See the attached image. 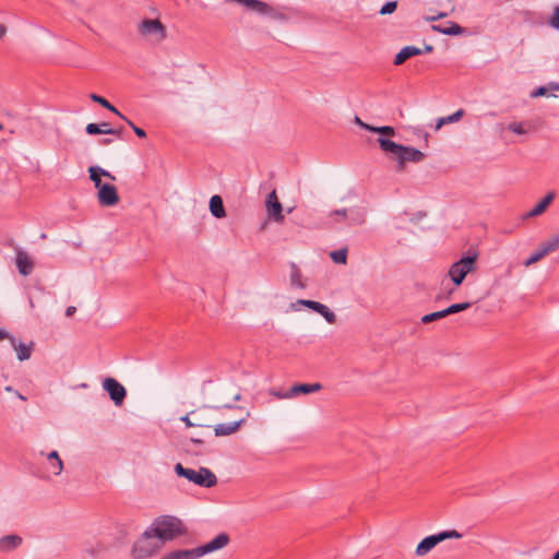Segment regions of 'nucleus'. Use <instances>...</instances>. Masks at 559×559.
<instances>
[{"instance_id": "1", "label": "nucleus", "mask_w": 559, "mask_h": 559, "mask_svg": "<svg viewBox=\"0 0 559 559\" xmlns=\"http://www.w3.org/2000/svg\"><path fill=\"white\" fill-rule=\"evenodd\" d=\"M378 143L383 152L392 153L397 157L396 169L399 171L404 170L407 162L419 163L425 158V154L421 151L412 146L397 144L389 139L379 138Z\"/></svg>"}, {"instance_id": "2", "label": "nucleus", "mask_w": 559, "mask_h": 559, "mask_svg": "<svg viewBox=\"0 0 559 559\" xmlns=\"http://www.w3.org/2000/svg\"><path fill=\"white\" fill-rule=\"evenodd\" d=\"M150 528L163 545L186 533L181 520L173 515H162L156 518Z\"/></svg>"}, {"instance_id": "3", "label": "nucleus", "mask_w": 559, "mask_h": 559, "mask_svg": "<svg viewBox=\"0 0 559 559\" xmlns=\"http://www.w3.org/2000/svg\"><path fill=\"white\" fill-rule=\"evenodd\" d=\"M477 258L478 253L475 252L472 255L461 258L450 266L448 275L451 278L454 287L448 290L447 298H449L450 295H452L455 289L463 283L468 273L476 270Z\"/></svg>"}, {"instance_id": "4", "label": "nucleus", "mask_w": 559, "mask_h": 559, "mask_svg": "<svg viewBox=\"0 0 559 559\" xmlns=\"http://www.w3.org/2000/svg\"><path fill=\"white\" fill-rule=\"evenodd\" d=\"M174 469L179 477H185L200 487L211 488L217 484L216 475L207 467H200L195 471L185 467L181 463H177Z\"/></svg>"}, {"instance_id": "5", "label": "nucleus", "mask_w": 559, "mask_h": 559, "mask_svg": "<svg viewBox=\"0 0 559 559\" xmlns=\"http://www.w3.org/2000/svg\"><path fill=\"white\" fill-rule=\"evenodd\" d=\"M163 546L162 542L148 527L134 543L132 556L134 559H146L156 554Z\"/></svg>"}, {"instance_id": "6", "label": "nucleus", "mask_w": 559, "mask_h": 559, "mask_svg": "<svg viewBox=\"0 0 559 559\" xmlns=\"http://www.w3.org/2000/svg\"><path fill=\"white\" fill-rule=\"evenodd\" d=\"M462 537V534L455 530L442 531L438 534L429 535L425 537L416 547L415 554L418 557L426 556L429 551H431L439 543L445 539H459Z\"/></svg>"}, {"instance_id": "7", "label": "nucleus", "mask_w": 559, "mask_h": 559, "mask_svg": "<svg viewBox=\"0 0 559 559\" xmlns=\"http://www.w3.org/2000/svg\"><path fill=\"white\" fill-rule=\"evenodd\" d=\"M139 33L151 38L155 43H160L167 37L165 25L157 19H145L139 24Z\"/></svg>"}, {"instance_id": "8", "label": "nucleus", "mask_w": 559, "mask_h": 559, "mask_svg": "<svg viewBox=\"0 0 559 559\" xmlns=\"http://www.w3.org/2000/svg\"><path fill=\"white\" fill-rule=\"evenodd\" d=\"M229 535L227 533H221L217 536H215L211 542L194 548V551L199 559L200 557H203L207 554L223 549L229 544Z\"/></svg>"}, {"instance_id": "9", "label": "nucleus", "mask_w": 559, "mask_h": 559, "mask_svg": "<svg viewBox=\"0 0 559 559\" xmlns=\"http://www.w3.org/2000/svg\"><path fill=\"white\" fill-rule=\"evenodd\" d=\"M103 388L108 392L110 399L116 406L123 404L127 391L124 386L114 378H106L103 382Z\"/></svg>"}, {"instance_id": "10", "label": "nucleus", "mask_w": 559, "mask_h": 559, "mask_svg": "<svg viewBox=\"0 0 559 559\" xmlns=\"http://www.w3.org/2000/svg\"><path fill=\"white\" fill-rule=\"evenodd\" d=\"M98 202L103 206H112L119 202V195L115 186L104 183L97 188Z\"/></svg>"}, {"instance_id": "11", "label": "nucleus", "mask_w": 559, "mask_h": 559, "mask_svg": "<svg viewBox=\"0 0 559 559\" xmlns=\"http://www.w3.org/2000/svg\"><path fill=\"white\" fill-rule=\"evenodd\" d=\"M297 304L302 305L318 313H320L329 323L333 324L336 322V316L333 311L329 309L325 305L314 301V300H306L299 299Z\"/></svg>"}, {"instance_id": "12", "label": "nucleus", "mask_w": 559, "mask_h": 559, "mask_svg": "<svg viewBox=\"0 0 559 559\" xmlns=\"http://www.w3.org/2000/svg\"><path fill=\"white\" fill-rule=\"evenodd\" d=\"M266 209L270 216H272L275 221L282 222L284 219L283 207L280 203L276 192L273 190L266 199Z\"/></svg>"}, {"instance_id": "13", "label": "nucleus", "mask_w": 559, "mask_h": 559, "mask_svg": "<svg viewBox=\"0 0 559 559\" xmlns=\"http://www.w3.org/2000/svg\"><path fill=\"white\" fill-rule=\"evenodd\" d=\"M15 263H16V267H17L19 272L24 276L29 275L34 269V263H33L32 259L21 248L16 249Z\"/></svg>"}, {"instance_id": "14", "label": "nucleus", "mask_w": 559, "mask_h": 559, "mask_svg": "<svg viewBox=\"0 0 559 559\" xmlns=\"http://www.w3.org/2000/svg\"><path fill=\"white\" fill-rule=\"evenodd\" d=\"M322 389L320 383H299L293 385L288 391L284 392L283 396L294 397L298 394H310L318 392Z\"/></svg>"}, {"instance_id": "15", "label": "nucleus", "mask_w": 559, "mask_h": 559, "mask_svg": "<svg viewBox=\"0 0 559 559\" xmlns=\"http://www.w3.org/2000/svg\"><path fill=\"white\" fill-rule=\"evenodd\" d=\"M248 416H249V413H247L246 416L240 418L239 420L228 423V424H218V425L214 426L215 436L216 437L229 436V435L236 432L242 426V424L246 421Z\"/></svg>"}, {"instance_id": "16", "label": "nucleus", "mask_w": 559, "mask_h": 559, "mask_svg": "<svg viewBox=\"0 0 559 559\" xmlns=\"http://www.w3.org/2000/svg\"><path fill=\"white\" fill-rule=\"evenodd\" d=\"M551 252H554V247L552 245L550 246L548 240H546L540 243L538 249L535 252H533L526 261H524V265L530 266L540 261L543 258H545L547 254Z\"/></svg>"}, {"instance_id": "17", "label": "nucleus", "mask_w": 559, "mask_h": 559, "mask_svg": "<svg viewBox=\"0 0 559 559\" xmlns=\"http://www.w3.org/2000/svg\"><path fill=\"white\" fill-rule=\"evenodd\" d=\"M555 198L554 192L546 194L531 211L523 215V218H531L543 214Z\"/></svg>"}, {"instance_id": "18", "label": "nucleus", "mask_w": 559, "mask_h": 559, "mask_svg": "<svg viewBox=\"0 0 559 559\" xmlns=\"http://www.w3.org/2000/svg\"><path fill=\"white\" fill-rule=\"evenodd\" d=\"M423 53V49L417 48L415 46H405L403 47L400 52L396 53L394 58V64L401 66L403 64L407 59L419 56Z\"/></svg>"}, {"instance_id": "19", "label": "nucleus", "mask_w": 559, "mask_h": 559, "mask_svg": "<svg viewBox=\"0 0 559 559\" xmlns=\"http://www.w3.org/2000/svg\"><path fill=\"white\" fill-rule=\"evenodd\" d=\"M10 342H11L12 347L14 348V350L17 354L19 360H21V361L27 360L31 357L33 343L27 345L22 342H17L14 336L10 337Z\"/></svg>"}, {"instance_id": "20", "label": "nucleus", "mask_w": 559, "mask_h": 559, "mask_svg": "<svg viewBox=\"0 0 559 559\" xmlns=\"http://www.w3.org/2000/svg\"><path fill=\"white\" fill-rule=\"evenodd\" d=\"M238 3L243 4L249 10L254 11L260 14H269L272 11V8L260 0H236Z\"/></svg>"}, {"instance_id": "21", "label": "nucleus", "mask_w": 559, "mask_h": 559, "mask_svg": "<svg viewBox=\"0 0 559 559\" xmlns=\"http://www.w3.org/2000/svg\"><path fill=\"white\" fill-rule=\"evenodd\" d=\"M22 544L19 535L11 534L0 538V551L7 552L16 549Z\"/></svg>"}, {"instance_id": "22", "label": "nucleus", "mask_w": 559, "mask_h": 559, "mask_svg": "<svg viewBox=\"0 0 559 559\" xmlns=\"http://www.w3.org/2000/svg\"><path fill=\"white\" fill-rule=\"evenodd\" d=\"M432 31L444 34V35H462L465 29L456 24L455 22L449 21L447 26L442 25H432Z\"/></svg>"}, {"instance_id": "23", "label": "nucleus", "mask_w": 559, "mask_h": 559, "mask_svg": "<svg viewBox=\"0 0 559 559\" xmlns=\"http://www.w3.org/2000/svg\"><path fill=\"white\" fill-rule=\"evenodd\" d=\"M210 212L216 218L226 216L223 199L219 195L216 194L210 199Z\"/></svg>"}, {"instance_id": "24", "label": "nucleus", "mask_w": 559, "mask_h": 559, "mask_svg": "<svg viewBox=\"0 0 559 559\" xmlns=\"http://www.w3.org/2000/svg\"><path fill=\"white\" fill-rule=\"evenodd\" d=\"M204 441L199 438H190L188 442L185 444L186 452L194 455H203L206 453L201 447H203Z\"/></svg>"}, {"instance_id": "25", "label": "nucleus", "mask_w": 559, "mask_h": 559, "mask_svg": "<svg viewBox=\"0 0 559 559\" xmlns=\"http://www.w3.org/2000/svg\"><path fill=\"white\" fill-rule=\"evenodd\" d=\"M160 559H198V557L193 548L174 550L168 552Z\"/></svg>"}, {"instance_id": "26", "label": "nucleus", "mask_w": 559, "mask_h": 559, "mask_svg": "<svg viewBox=\"0 0 559 559\" xmlns=\"http://www.w3.org/2000/svg\"><path fill=\"white\" fill-rule=\"evenodd\" d=\"M90 98L94 102V103H97L98 105H100L102 107L106 108L107 110L114 112L115 115H117L119 118L121 119H126V116L122 115L114 105H111L106 98H104L103 96H99L97 94H91L90 95Z\"/></svg>"}, {"instance_id": "27", "label": "nucleus", "mask_w": 559, "mask_h": 559, "mask_svg": "<svg viewBox=\"0 0 559 559\" xmlns=\"http://www.w3.org/2000/svg\"><path fill=\"white\" fill-rule=\"evenodd\" d=\"M47 459L49 461V464H50V468H51V472L55 474V475H60L62 469H63V462L62 460L60 459L59 454L57 451H51L48 455H47Z\"/></svg>"}, {"instance_id": "28", "label": "nucleus", "mask_w": 559, "mask_h": 559, "mask_svg": "<svg viewBox=\"0 0 559 559\" xmlns=\"http://www.w3.org/2000/svg\"><path fill=\"white\" fill-rule=\"evenodd\" d=\"M361 128L372 131V132H376V133H379V134H382V135L393 136L395 134L394 128L390 127V126L372 127L368 123H361Z\"/></svg>"}, {"instance_id": "29", "label": "nucleus", "mask_w": 559, "mask_h": 559, "mask_svg": "<svg viewBox=\"0 0 559 559\" xmlns=\"http://www.w3.org/2000/svg\"><path fill=\"white\" fill-rule=\"evenodd\" d=\"M464 116V110L463 109H459L456 110L454 114L448 116V117H442L438 120L437 122V126H436V129H440L443 124L445 123H453V122H456L459 121L462 117Z\"/></svg>"}, {"instance_id": "30", "label": "nucleus", "mask_w": 559, "mask_h": 559, "mask_svg": "<svg viewBox=\"0 0 559 559\" xmlns=\"http://www.w3.org/2000/svg\"><path fill=\"white\" fill-rule=\"evenodd\" d=\"M290 282L292 285L297 286L298 288H305V284L301 281V273L296 264L292 265Z\"/></svg>"}, {"instance_id": "31", "label": "nucleus", "mask_w": 559, "mask_h": 559, "mask_svg": "<svg viewBox=\"0 0 559 559\" xmlns=\"http://www.w3.org/2000/svg\"><path fill=\"white\" fill-rule=\"evenodd\" d=\"M330 257L335 263L345 264L347 261V249L342 248L340 250L332 251Z\"/></svg>"}, {"instance_id": "32", "label": "nucleus", "mask_w": 559, "mask_h": 559, "mask_svg": "<svg viewBox=\"0 0 559 559\" xmlns=\"http://www.w3.org/2000/svg\"><path fill=\"white\" fill-rule=\"evenodd\" d=\"M471 306H472L471 302L453 304V305L449 306L448 308H445L444 311L448 317L450 314L467 310L468 308H471Z\"/></svg>"}, {"instance_id": "33", "label": "nucleus", "mask_w": 559, "mask_h": 559, "mask_svg": "<svg viewBox=\"0 0 559 559\" xmlns=\"http://www.w3.org/2000/svg\"><path fill=\"white\" fill-rule=\"evenodd\" d=\"M447 317V313L443 310H440V311H436V312H432V313H428V314H425L423 318H421V322L425 323V324H428L432 321H436V320H440L442 318H445Z\"/></svg>"}, {"instance_id": "34", "label": "nucleus", "mask_w": 559, "mask_h": 559, "mask_svg": "<svg viewBox=\"0 0 559 559\" xmlns=\"http://www.w3.org/2000/svg\"><path fill=\"white\" fill-rule=\"evenodd\" d=\"M88 173L90 179L94 182L96 189L104 185V182L100 179V174H98V166H91L88 168Z\"/></svg>"}, {"instance_id": "35", "label": "nucleus", "mask_w": 559, "mask_h": 559, "mask_svg": "<svg viewBox=\"0 0 559 559\" xmlns=\"http://www.w3.org/2000/svg\"><path fill=\"white\" fill-rule=\"evenodd\" d=\"M396 8H397L396 1H388L386 3H384L382 5L379 13L381 15L392 14L396 10Z\"/></svg>"}, {"instance_id": "36", "label": "nucleus", "mask_w": 559, "mask_h": 559, "mask_svg": "<svg viewBox=\"0 0 559 559\" xmlns=\"http://www.w3.org/2000/svg\"><path fill=\"white\" fill-rule=\"evenodd\" d=\"M548 24L552 28L559 31V5H556L554 8L552 14H551L550 19L548 20Z\"/></svg>"}, {"instance_id": "37", "label": "nucleus", "mask_w": 559, "mask_h": 559, "mask_svg": "<svg viewBox=\"0 0 559 559\" xmlns=\"http://www.w3.org/2000/svg\"><path fill=\"white\" fill-rule=\"evenodd\" d=\"M197 415V411H192L191 413L182 416L180 419L186 424L187 427H195L199 426V421H193V417Z\"/></svg>"}, {"instance_id": "38", "label": "nucleus", "mask_w": 559, "mask_h": 559, "mask_svg": "<svg viewBox=\"0 0 559 559\" xmlns=\"http://www.w3.org/2000/svg\"><path fill=\"white\" fill-rule=\"evenodd\" d=\"M85 131L87 134L90 135H96V134H104V131L102 128H100V124H97V123H88L85 128Z\"/></svg>"}, {"instance_id": "39", "label": "nucleus", "mask_w": 559, "mask_h": 559, "mask_svg": "<svg viewBox=\"0 0 559 559\" xmlns=\"http://www.w3.org/2000/svg\"><path fill=\"white\" fill-rule=\"evenodd\" d=\"M508 129L515 133V134H525L527 133V130L524 128L523 123L521 122H512L509 124Z\"/></svg>"}, {"instance_id": "40", "label": "nucleus", "mask_w": 559, "mask_h": 559, "mask_svg": "<svg viewBox=\"0 0 559 559\" xmlns=\"http://www.w3.org/2000/svg\"><path fill=\"white\" fill-rule=\"evenodd\" d=\"M128 126L133 130V132L141 139H144L146 138V132L142 129V128H139L136 127L130 119H128L126 117V119H123Z\"/></svg>"}, {"instance_id": "41", "label": "nucleus", "mask_w": 559, "mask_h": 559, "mask_svg": "<svg viewBox=\"0 0 559 559\" xmlns=\"http://www.w3.org/2000/svg\"><path fill=\"white\" fill-rule=\"evenodd\" d=\"M547 94V88L544 86H539L536 90H534L531 94L532 97H539Z\"/></svg>"}, {"instance_id": "42", "label": "nucleus", "mask_w": 559, "mask_h": 559, "mask_svg": "<svg viewBox=\"0 0 559 559\" xmlns=\"http://www.w3.org/2000/svg\"><path fill=\"white\" fill-rule=\"evenodd\" d=\"M104 134H112L120 139L122 136V129H106V131H104Z\"/></svg>"}, {"instance_id": "43", "label": "nucleus", "mask_w": 559, "mask_h": 559, "mask_svg": "<svg viewBox=\"0 0 559 559\" xmlns=\"http://www.w3.org/2000/svg\"><path fill=\"white\" fill-rule=\"evenodd\" d=\"M4 390L9 393H12V394H15V396H17L20 400L22 401H25L26 397L24 395H22L19 391H16L13 386L11 385H8L4 388Z\"/></svg>"}, {"instance_id": "44", "label": "nucleus", "mask_w": 559, "mask_h": 559, "mask_svg": "<svg viewBox=\"0 0 559 559\" xmlns=\"http://www.w3.org/2000/svg\"><path fill=\"white\" fill-rule=\"evenodd\" d=\"M193 421H199L200 425L198 427H210L206 420L200 416L199 411H197V415L193 417Z\"/></svg>"}, {"instance_id": "45", "label": "nucleus", "mask_w": 559, "mask_h": 559, "mask_svg": "<svg viewBox=\"0 0 559 559\" xmlns=\"http://www.w3.org/2000/svg\"><path fill=\"white\" fill-rule=\"evenodd\" d=\"M550 246L552 245L554 251H556L559 248V234L554 235L548 239Z\"/></svg>"}, {"instance_id": "46", "label": "nucleus", "mask_w": 559, "mask_h": 559, "mask_svg": "<svg viewBox=\"0 0 559 559\" xmlns=\"http://www.w3.org/2000/svg\"><path fill=\"white\" fill-rule=\"evenodd\" d=\"M331 216H340L341 218H346L347 211L345 209L335 210L331 213Z\"/></svg>"}, {"instance_id": "47", "label": "nucleus", "mask_w": 559, "mask_h": 559, "mask_svg": "<svg viewBox=\"0 0 559 559\" xmlns=\"http://www.w3.org/2000/svg\"><path fill=\"white\" fill-rule=\"evenodd\" d=\"M222 408H237L236 406H233V405H229V404H225L223 406H204L203 409H215V411H219Z\"/></svg>"}, {"instance_id": "48", "label": "nucleus", "mask_w": 559, "mask_h": 559, "mask_svg": "<svg viewBox=\"0 0 559 559\" xmlns=\"http://www.w3.org/2000/svg\"><path fill=\"white\" fill-rule=\"evenodd\" d=\"M98 174H100V177L104 176L106 178H109L111 180H115V176H112L109 171L103 169L102 167L98 166Z\"/></svg>"}, {"instance_id": "49", "label": "nucleus", "mask_w": 559, "mask_h": 559, "mask_svg": "<svg viewBox=\"0 0 559 559\" xmlns=\"http://www.w3.org/2000/svg\"><path fill=\"white\" fill-rule=\"evenodd\" d=\"M448 14L444 13V12H441L437 15H433V16H428L426 20L427 21H436V20H439V19H442V17H445Z\"/></svg>"}, {"instance_id": "50", "label": "nucleus", "mask_w": 559, "mask_h": 559, "mask_svg": "<svg viewBox=\"0 0 559 559\" xmlns=\"http://www.w3.org/2000/svg\"><path fill=\"white\" fill-rule=\"evenodd\" d=\"M76 311V308L74 306H69L67 309H66V316L67 317H71L75 313Z\"/></svg>"}, {"instance_id": "51", "label": "nucleus", "mask_w": 559, "mask_h": 559, "mask_svg": "<svg viewBox=\"0 0 559 559\" xmlns=\"http://www.w3.org/2000/svg\"><path fill=\"white\" fill-rule=\"evenodd\" d=\"M112 142H114V140H112V139L105 138V139H102V140L99 141V144H100V145H105V146H106V145L111 144Z\"/></svg>"}, {"instance_id": "52", "label": "nucleus", "mask_w": 559, "mask_h": 559, "mask_svg": "<svg viewBox=\"0 0 559 559\" xmlns=\"http://www.w3.org/2000/svg\"><path fill=\"white\" fill-rule=\"evenodd\" d=\"M10 337L11 336H9V334L4 330L0 329V341H2L4 338H9L10 340Z\"/></svg>"}, {"instance_id": "53", "label": "nucleus", "mask_w": 559, "mask_h": 559, "mask_svg": "<svg viewBox=\"0 0 559 559\" xmlns=\"http://www.w3.org/2000/svg\"><path fill=\"white\" fill-rule=\"evenodd\" d=\"M7 34V27L3 24H0V38L4 37Z\"/></svg>"}, {"instance_id": "54", "label": "nucleus", "mask_w": 559, "mask_h": 559, "mask_svg": "<svg viewBox=\"0 0 559 559\" xmlns=\"http://www.w3.org/2000/svg\"><path fill=\"white\" fill-rule=\"evenodd\" d=\"M433 50V46L431 45H426L425 49L423 50V52H431Z\"/></svg>"}, {"instance_id": "55", "label": "nucleus", "mask_w": 559, "mask_h": 559, "mask_svg": "<svg viewBox=\"0 0 559 559\" xmlns=\"http://www.w3.org/2000/svg\"><path fill=\"white\" fill-rule=\"evenodd\" d=\"M550 88H551V90L559 91V83H552V84H550Z\"/></svg>"}, {"instance_id": "56", "label": "nucleus", "mask_w": 559, "mask_h": 559, "mask_svg": "<svg viewBox=\"0 0 559 559\" xmlns=\"http://www.w3.org/2000/svg\"><path fill=\"white\" fill-rule=\"evenodd\" d=\"M100 128H102L103 130L110 129V128H109V123H108V122H103V123H100Z\"/></svg>"}, {"instance_id": "57", "label": "nucleus", "mask_w": 559, "mask_h": 559, "mask_svg": "<svg viewBox=\"0 0 559 559\" xmlns=\"http://www.w3.org/2000/svg\"><path fill=\"white\" fill-rule=\"evenodd\" d=\"M284 393L274 392L273 395H275L278 399H287L286 396H283Z\"/></svg>"}, {"instance_id": "58", "label": "nucleus", "mask_w": 559, "mask_h": 559, "mask_svg": "<svg viewBox=\"0 0 559 559\" xmlns=\"http://www.w3.org/2000/svg\"><path fill=\"white\" fill-rule=\"evenodd\" d=\"M240 399H241V395H240V394H236V395L234 396V400H235V401H239Z\"/></svg>"}, {"instance_id": "59", "label": "nucleus", "mask_w": 559, "mask_h": 559, "mask_svg": "<svg viewBox=\"0 0 559 559\" xmlns=\"http://www.w3.org/2000/svg\"><path fill=\"white\" fill-rule=\"evenodd\" d=\"M356 123H358L361 127V123H364L358 117H356Z\"/></svg>"}, {"instance_id": "60", "label": "nucleus", "mask_w": 559, "mask_h": 559, "mask_svg": "<svg viewBox=\"0 0 559 559\" xmlns=\"http://www.w3.org/2000/svg\"><path fill=\"white\" fill-rule=\"evenodd\" d=\"M551 559H559V550L554 555Z\"/></svg>"}, {"instance_id": "61", "label": "nucleus", "mask_w": 559, "mask_h": 559, "mask_svg": "<svg viewBox=\"0 0 559 559\" xmlns=\"http://www.w3.org/2000/svg\"><path fill=\"white\" fill-rule=\"evenodd\" d=\"M3 124L0 122V131L3 130Z\"/></svg>"}]
</instances>
